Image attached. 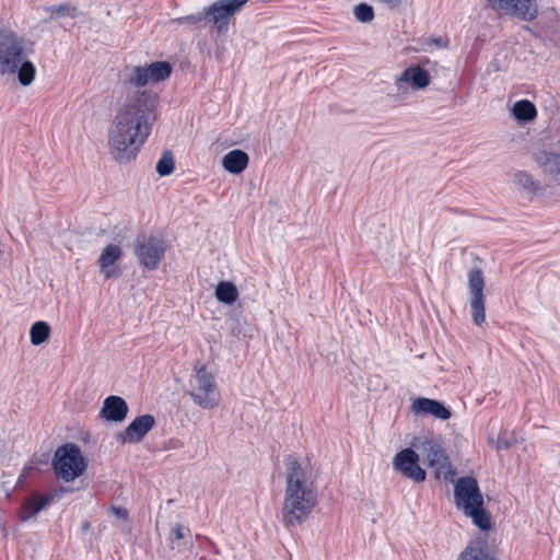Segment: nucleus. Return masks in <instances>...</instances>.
<instances>
[{
	"instance_id": "nucleus-7",
	"label": "nucleus",
	"mask_w": 560,
	"mask_h": 560,
	"mask_svg": "<svg viewBox=\"0 0 560 560\" xmlns=\"http://www.w3.org/2000/svg\"><path fill=\"white\" fill-rule=\"evenodd\" d=\"M172 73V67L166 61H155L149 66L126 67L124 83L130 86L142 88L150 83H156L167 79Z\"/></svg>"
},
{
	"instance_id": "nucleus-13",
	"label": "nucleus",
	"mask_w": 560,
	"mask_h": 560,
	"mask_svg": "<svg viewBox=\"0 0 560 560\" xmlns=\"http://www.w3.org/2000/svg\"><path fill=\"white\" fill-rule=\"evenodd\" d=\"M488 2L494 11L513 15L523 21H533L538 14L535 0H488Z\"/></svg>"
},
{
	"instance_id": "nucleus-11",
	"label": "nucleus",
	"mask_w": 560,
	"mask_h": 560,
	"mask_svg": "<svg viewBox=\"0 0 560 560\" xmlns=\"http://www.w3.org/2000/svg\"><path fill=\"white\" fill-rule=\"evenodd\" d=\"M468 294H469V310L472 322L480 326L486 320L485 307V277L479 268H474L468 271Z\"/></svg>"
},
{
	"instance_id": "nucleus-32",
	"label": "nucleus",
	"mask_w": 560,
	"mask_h": 560,
	"mask_svg": "<svg viewBox=\"0 0 560 560\" xmlns=\"http://www.w3.org/2000/svg\"><path fill=\"white\" fill-rule=\"evenodd\" d=\"M110 512L120 520H127L128 518V511L125 508L119 506H112Z\"/></svg>"
},
{
	"instance_id": "nucleus-2",
	"label": "nucleus",
	"mask_w": 560,
	"mask_h": 560,
	"mask_svg": "<svg viewBox=\"0 0 560 560\" xmlns=\"http://www.w3.org/2000/svg\"><path fill=\"white\" fill-rule=\"evenodd\" d=\"M287 486L282 504L285 526L304 523L317 504V488L307 463L290 455L285 458Z\"/></svg>"
},
{
	"instance_id": "nucleus-19",
	"label": "nucleus",
	"mask_w": 560,
	"mask_h": 560,
	"mask_svg": "<svg viewBox=\"0 0 560 560\" xmlns=\"http://www.w3.org/2000/svg\"><path fill=\"white\" fill-rule=\"evenodd\" d=\"M249 158L246 152L235 149L226 153L222 159V165L231 174L242 173L248 165Z\"/></svg>"
},
{
	"instance_id": "nucleus-20",
	"label": "nucleus",
	"mask_w": 560,
	"mask_h": 560,
	"mask_svg": "<svg viewBox=\"0 0 560 560\" xmlns=\"http://www.w3.org/2000/svg\"><path fill=\"white\" fill-rule=\"evenodd\" d=\"M544 172L551 175L560 185V154L555 152H542L536 159Z\"/></svg>"
},
{
	"instance_id": "nucleus-15",
	"label": "nucleus",
	"mask_w": 560,
	"mask_h": 560,
	"mask_svg": "<svg viewBox=\"0 0 560 560\" xmlns=\"http://www.w3.org/2000/svg\"><path fill=\"white\" fill-rule=\"evenodd\" d=\"M128 415V405L119 396H108L103 402L100 417L108 422H122Z\"/></svg>"
},
{
	"instance_id": "nucleus-1",
	"label": "nucleus",
	"mask_w": 560,
	"mask_h": 560,
	"mask_svg": "<svg viewBox=\"0 0 560 560\" xmlns=\"http://www.w3.org/2000/svg\"><path fill=\"white\" fill-rule=\"evenodd\" d=\"M156 96L137 92L116 114L108 135L110 152L121 163L131 161L151 133L156 120Z\"/></svg>"
},
{
	"instance_id": "nucleus-22",
	"label": "nucleus",
	"mask_w": 560,
	"mask_h": 560,
	"mask_svg": "<svg viewBox=\"0 0 560 560\" xmlns=\"http://www.w3.org/2000/svg\"><path fill=\"white\" fill-rule=\"evenodd\" d=\"M511 113L518 122H529L537 117L535 105L528 100H520L512 106Z\"/></svg>"
},
{
	"instance_id": "nucleus-16",
	"label": "nucleus",
	"mask_w": 560,
	"mask_h": 560,
	"mask_svg": "<svg viewBox=\"0 0 560 560\" xmlns=\"http://www.w3.org/2000/svg\"><path fill=\"white\" fill-rule=\"evenodd\" d=\"M411 410L415 415H431L441 420L451 418V411L440 401L430 398H416L412 401Z\"/></svg>"
},
{
	"instance_id": "nucleus-26",
	"label": "nucleus",
	"mask_w": 560,
	"mask_h": 560,
	"mask_svg": "<svg viewBox=\"0 0 560 560\" xmlns=\"http://www.w3.org/2000/svg\"><path fill=\"white\" fill-rule=\"evenodd\" d=\"M175 168V161L170 151H165L156 163V172L160 176H168Z\"/></svg>"
},
{
	"instance_id": "nucleus-6",
	"label": "nucleus",
	"mask_w": 560,
	"mask_h": 560,
	"mask_svg": "<svg viewBox=\"0 0 560 560\" xmlns=\"http://www.w3.org/2000/svg\"><path fill=\"white\" fill-rule=\"evenodd\" d=\"M189 395L202 409H212L219 404V393L213 375L205 366H196L189 380Z\"/></svg>"
},
{
	"instance_id": "nucleus-5",
	"label": "nucleus",
	"mask_w": 560,
	"mask_h": 560,
	"mask_svg": "<svg viewBox=\"0 0 560 560\" xmlns=\"http://www.w3.org/2000/svg\"><path fill=\"white\" fill-rule=\"evenodd\" d=\"M86 462L80 447L74 443L59 446L52 458L55 475L66 482L73 481L86 470Z\"/></svg>"
},
{
	"instance_id": "nucleus-18",
	"label": "nucleus",
	"mask_w": 560,
	"mask_h": 560,
	"mask_svg": "<svg viewBox=\"0 0 560 560\" xmlns=\"http://www.w3.org/2000/svg\"><path fill=\"white\" fill-rule=\"evenodd\" d=\"M411 84L415 89H423L430 83V75L427 70L420 67L407 68L396 81L398 90H402L405 84Z\"/></svg>"
},
{
	"instance_id": "nucleus-4",
	"label": "nucleus",
	"mask_w": 560,
	"mask_h": 560,
	"mask_svg": "<svg viewBox=\"0 0 560 560\" xmlns=\"http://www.w3.org/2000/svg\"><path fill=\"white\" fill-rule=\"evenodd\" d=\"M454 501L456 508L470 517L474 525L481 530H489L492 526L490 514L483 506V497L478 482L474 477L458 478L454 487Z\"/></svg>"
},
{
	"instance_id": "nucleus-9",
	"label": "nucleus",
	"mask_w": 560,
	"mask_h": 560,
	"mask_svg": "<svg viewBox=\"0 0 560 560\" xmlns=\"http://www.w3.org/2000/svg\"><path fill=\"white\" fill-rule=\"evenodd\" d=\"M249 0H218L206 7L208 25H212L218 34H225L234 15Z\"/></svg>"
},
{
	"instance_id": "nucleus-31",
	"label": "nucleus",
	"mask_w": 560,
	"mask_h": 560,
	"mask_svg": "<svg viewBox=\"0 0 560 560\" xmlns=\"http://www.w3.org/2000/svg\"><path fill=\"white\" fill-rule=\"evenodd\" d=\"M189 533V529L186 528L185 526L180 525V524H177L173 530H172V534H171V539L172 540H180V539H184L186 534Z\"/></svg>"
},
{
	"instance_id": "nucleus-28",
	"label": "nucleus",
	"mask_w": 560,
	"mask_h": 560,
	"mask_svg": "<svg viewBox=\"0 0 560 560\" xmlns=\"http://www.w3.org/2000/svg\"><path fill=\"white\" fill-rule=\"evenodd\" d=\"M353 14L359 22L369 23L374 19V10L370 4L360 3L354 7Z\"/></svg>"
},
{
	"instance_id": "nucleus-3",
	"label": "nucleus",
	"mask_w": 560,
	"mask_h": 560,
	"mask_svg": "<svg viewBox=\"0 0 560 560\" xmlns=\"http://www.w3.org/2000/svg\"><path fill=\"white\" fill-rule=\"evenodd\" d=\"M33 48L26 39L7 26H0V75L16 74L23 86L33 83L36 67L30 57Z\"/></svg>"
},
{
	"instance_id": "nucleus-12",
	"label": "nucleus",
	"mask_w": 560,
	"mask_h": 560,
	"mask_svg": "<svg viewBox=\"0 0 560 560\" xmlns=\"http://www.w3.org/2000/svg\"><path fill=\"white\" fill-rule=\"evenodd\" d=\"M393 467L404 477L415 482H423L425 480L427 474L419 465V455L410 447L398 452L394 456Z\"/></svg>"
},
{
	"instance_id": "nucleus-34",
	"label": "nucleus",
	"mask_w": 560,
	"mask_h": 560,
	"mask_svg": "<svg viewBox=\"0 0 560 560\" xmlns=\"http://www.w3.org/2000/svg\"><path fill=\"white\" fill-rule=\"evenodd\" d=\"M431 42L435 44L436 47H445L446 42L442 37H433L431 38Z\"/></svg>"
},
{
	"instance_id": "nucleus-10",
	"label": "nucleus",
	"mask_w": 560,
	"mask_h": 560,
	"mask_svg": "<svg viewBox=\"0 0 560 560\" xmlns=\"http://www.w3.org/2000/svg\"><path fill=\"white\" fill-rule=\"evenodd\" d=\"M424 455L429 467L434 468L436 478L450 479L454 475L450 459L444 450L434 439H424L423 441L413 443Z\"/></svg>"
},
{
	"instance_id": "nucleus-24",
	"label": "nucleus",
	"mask_w": 560,
	"mask_h": 560,
	"mask_svg": "<svg viewBox=\"0 0 560 560\" xmlns=\"http://www.w3.org/2000/svg\"><path fill=\"white\" fill-rule=\"evenodd\" d=\"M43 10L49 14L50 19H60L65 16L74 19L79 15V10L69 3L44 7Z\"/></svg>"
},
{
	"instance_id": "nucleus-29",
	"label": "nucleus",
	"mask_w": 560,
	"mask_h": 560,
	"mask_svg": "<svg viewBox=\"0 0 560 560\" xmlns=\"http://www.w3.org/2000/svg\"><path fill=\"white\" fill-rule=\"evenodd\" d=\"M179 23H187L191 25H208V18L206 8L202 11L183 16L177 20Z\"/></svg>"
},
{
	"instance_id": "nucleus-23",
	"label": "nucleus",
	"mask_w": 560,
	"mask_h": 560,
	"mask_svg": "<svg viewBox=\"0 0 560 560\" xmlns=\"http://www.w3.org/2000/svg\"><path fill=\"white\" fill-rule=\"evenodd\" d=\"M215 298L224 304H233L238 299V291L235 284L229 281H221L215 288Z\"/></svg>"
},
{
	"instance_id": "nucleus-8",
	"label": "nucleus",
	"mask_w": 560,
	"mask_h": 560,
	"mask_svg": "<svg viewBox=\"0 0 560 560\" xmlns=\"http://www.w3.org/2000/svg\"><path fill=\"white\" fill-rule=\"evenodd\" d=\"M166 248V242L161 237L139 235L135 241L133 253L143 268L155 270Z\"/></svg>"
},
{
	"instance_id": "nucleus-17",
	"label": "nucleus",
	"mask_w": 560,
	"mask_h": 560,
	"mask_svg": "<svg viewBox=\"0 0 560 560\" xmlns=\"http://www.w3.org/2000/svg\"><path fill=\"white\" fill-rule=\"evenodd\" d=\"M122 252L119 246L115 244H108L102 252L98 258V266L101 273L105 279H110L114 276H118L115 270V264L121 258Z\"/></svg>"
},
{
	"instance_id": "nucleus-30",
	"label": "nucleus",
	"mask_w": 560,
	"mask_h": 560,
	"mask_svg": "<svg viewBox=\"0 0 560 560\" xmlns=\"http://www.w3.org/2000/svg\"><path fill=\"white\" fill-rule=\"evenodd\" d=\"M513 182L527 190L536 189V183L534 178L526 172H517L513 177Z\"/></svg>"
},
{
	"instance_id": "nucleus-14",
	"label": "nucleus",
	"mask_w": 560,
	"mask_h": 560,
	"mask_svg": "<svg viewBox=\"0 0 560 560\" xmlns=\"http://www.w3.org/2000/svg\"><path fill=\"white\" fill-rule=\"evenodd\" d=\"M155 420L151 415H142L133 419L124 432L116 434V440L120 443H139L147 433L154 427Z\"/></svg>"
},
{
	"instance_id": "nucleus-33",
	"label": "nucleus",
	"mask_w": 560,
	"mask_h": 560,
	"mask_svg": "<svg viewBox=\"0 0 560 560\" xmlns=\"http://www.w3.org/2000/svg\"><path fill=\"white\" fill-rule=\"evenodd\" d=\"M494 447L498 451L509 448L510 447V442L505 438L499 436L497 439L495 443H494Z\"/></svg>"
},
{
	"instance_id": "nucleus-27",
	"label": "nucleus",
	"mask_w": 560,
	"mask_h": 560,
	"mask_svg": "<svg viewBox=\"0 0 560 560\" xmlns=\"http://www.w3.org/2000/svg\"><path fill=\"white\" fill-rule=\"evenodd\" d=\"M457 560H494L493 557H491L488 551L480 547H467L462 553L459 555Z\"/></svg>"
},
{
	"instance_id": "nucleus-25",
	"label": "nucleus",
	"mask_w": 560,
	"mask_h": 560,
	"mask_svg": "<svg viewBox=\"0 0 560 560\" xmlns=\"http://www.w3.org/2000/svg\"><path fill=\"white\" fill-rule=\"evenodd\" d=\"M50 335V327L46 322H36L31 326L30 336L31 342L34 346L44 343Z\"/></svg>"
},
{
	"instance_id": "nucleus-21",
	"label": "nucleus",
	"mask_w": 560,
	"mask_h": 560,
	"mask_svg": "<svg viewBox=\"0 0 560 560\" xmlns=\"http://www.w3.org/2000/svg\"><path fill=\"white\" fill-rule=\"evenodd\" d=\"M51 495H44L25 501L21 510V520L28 521L31 518H34L37 515V513H39L43 509L48 506L51 503Z\"/></svg>"
}]
</instances>
